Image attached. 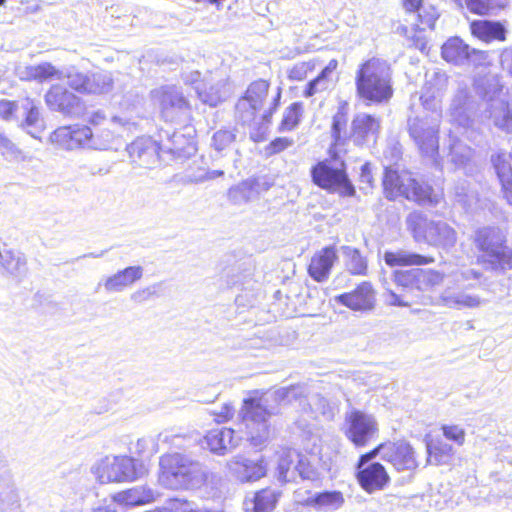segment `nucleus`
<instances>
[{"label":"nucleus","instance_id":"obj_60","mask_svg":"<svg viewBox=\"0 0 512 512\" xmlns=\"http://www.w3.org/2000/svg\"><path fill=\"white\" fill-rule=\"evenodd\" d=\"M453 277L455 282L465 283L471 280H478L481 277V273L475 269L466 268L455 272Z\"/></svg>","mask_w":512,"mask_h":512},{"label":"nucleus","instance_id":"obj_49","mask_svg":"<svg viewBox=\"0 0 512 512\" xmlns=\"http://www.w3.org/2000/svg\"><path fill=\"white\" fill-rule=\"evenodd\" d=\"M472 154L473 151L469 146L450 135L449 156L452 163L456 166H462L471 159Z\"/></svg>","mask_w":512,"mask_h":512},{"label":"nucleus","instance_id":"obj_45","mask_svg":"<svg viewBox=\"0 0 512 512\" xmlns=\"http://www.w3.org/2000/svg\"><path fill=\"white\" fill-rule=\"evenodd\" d=\"M427 453L430 463L440 465L447 463L452 458L455 451L452 445L442 440H435L427 443Z\"/></svg>","mask_w":512,"mask_h":512},{"label":"nucleus","instance_id":"obj_38","mask_svg":"<svg viewBox=\"0 0 512 512\" xmlns=\"http://www.w3.org/2000/svg\"><path fill=\"white\" fill-rule=\"evenodd\" d=\"M280 497V492L275 489L265 488L258 491L251 501H246V510L253 512H271Z\"/></svg>","mask_w":512,"mask_h":512},{"label":"nucleus","instance_id":"obj_52","mask_svg":"<svg viewBox=\"0 0 512 512\" xmlns=\"http://www.w3.org/2000/svg\"><path fill=\"white\" fill-rule=\"evenodd\" d=\"M318 65L317 59L297 62L287 70V77L291 81H302L309 73L314 71Z\"/></svg>","mask_w":512,"mask_h":512},{"label":"nucleus","instance_id":"obj_43","mask_svg":"<svg viewBox=\"0 0 512 512\" xmlns=\"http://www.w3.org/2000/svg\"><path fill=\"white\" fill-rule=\"evenodd\" d=\"M298 452L295 450H288L283 453L278 463V480L281 482H295L296 481V462Z\"/></svg>","mask_w":512,"mask_h":512},{"label":"nucleus","instance_id":"obj_15","mask_svg":"<svg viewBox=\"0 0 512 512\" xmlns=\"http://www.w3.org/2000/svg\"><path fill=\"white\" fill-rule=\"evenodd\" d=\"M493 91L484 94L486 99V107L484 110V116L491 119L496 127L499 129L511 133L512 132V114L509 109L508 102L500 97L501 89L499 88L496 80H493Z\"/></svg>","mask_w":512,"mask_h":512},{"label":"nucleus","instance_id":"obj_9","mask_svg":"<svg viewBox=\"0 0 512 512\" xmlns=\"http://www.w3.org/2000/svg\"><path fill=\"white\" fill-rule=\"evenodd\" d=\"M376 456L390 463L397 471L413 470L418 462L413 447L404 440L385 442L372 451L362 455V462L373 460Z\"/></svg>","mask_w":512,"mask_h":512},{"label":"nucleus","instance_id":"obj_7","mask_svg":"<svg viewBox=\"0 0 512 512\" xmlns=\"http://www.w3.org/2000/svg\"><path fill=\"white\" fill-rule=\"evenodd\" d=\"M406 225L418 243L450 249L457 241V233L450 225L444 221L429 220L419 212L410 213L406 218Z\"/></svg>","mask_w":512,"mask_h":512},{"label":"nucleus","instance_id":"obj_63","mask_svg":"<svg viewBox=\"0 0 512 512\" xmlns=\"http://www.w3.org/2000/svg\"><path fill=\"white\" fill-rule=\"evenodd\" d=\"M293 144V141L283 137V138H276L274 141L270 144V150L271 153H279L286 148L290 147Z\"/></svg>","mask_w":512,"mask_h":512},{"label":"nucleus","instance_id":"obj_12","mask_svg":"<svg viewBox=\"0 0 512 512\" xmlns=\"http://www.w3.org/2000/svg\"><path fill=\"white\" fill-rule=\"evenodd\" d=\"M313 182L323 189L339 191L351 196L354 193L353 186L349 183L342 168L334 167L331 162L323 161L312 168Z\"/></svg>","mask_w":512,"mask_h":512},{"label":"nucleus","instance_id":"obj_28","mask_svg":"<svg viewBox=\"0 0 512 512\" xmlns=\"http://www.w3.org/2000/svg\"><path fill=\"white\" fill-rule=\"evenodd\" d=\"M335 300L352 310H370L374 305V292L372 286L364 282L354 291L336 296Z\"/></svg>","mask_w":512,"mask_h":512},{"label":"nucleus","instance_id":"obj_23","mask_svg":"<svg viewBox=\"0 0 512 512\" xmlns=\"http://www.w3.org/2000/svg\"><path fill=\"white\" fill-rule=\"evenodd\" d=\"M474 112L475 103L468 88L459 87L450 104V121L464 129L469 128L473 123Z\"/></svg>","mask_w":512,"mask_h":512},{"label":"nucleus","instance_id":"obj_19","mask_svg":"<svg viewBox=\"0 0 512 512\" xmlns=\"http://www.w3.org/2000/svg\"><path fill=\"white\" fill-rule=\"evenodd\" d=\"M195 90L201 102L211 107L225 101L231 93L227 80L217 72L205 77Z\"/></svg>","mask_w":512,"mask_h":512},{"label":"nucleus","instance_id":"obj_59","mask_svg":"<svg viewBox=\"0 0 512 512\" xmlns=\"http://www.w3.org/2000/svg\"><path fill=\"white\" fill-rule=\"evenodd\" d=\"M347 123L346 113L343 110H339L333 117L332 123V136L337 141L340 138V132L345 128Z\"/></svg>","mask_w":512,"mask_h":512},{"label":"nucleus","instance_id":"obj_39","mask_svg":"<svg viewBox=\"0 0 512 512\" xmlns=\"http://www.w3.org/2000/svg\"><path fill=\"white\" fill-rule=\"evenodd\" d=\"M23 114L25 115L24 125L28 133L36 137V133L44 129V122L40 115L39 106L30 98H25L21 103Z\"/></svg>","mask_w":512,"mask_h":512},{"label":"nucleus","instance_id":"obj_21","mask_svg":"<svg viewBox=\"0 0 512 512\" xmlns=\"http://www.w3.org/2000/svg\"><path fill=\"white\" fill-rule=\"evenodd\" d=\"M229 473L242 483L254 482L266 474L263 459L252 460L241 455L232 457L226 463Z\"/></svg>","mask_w":512,"mask_h":512},{"label":"nucleus","instance_id":"obj_51","mask_svg":"<svg viewBox=\"0 0 512 512\" xmlns=\"http://www.w3.org/2000/svg\"><path fill=\"white\" fill-rule=\"evenodd\" d=\"M303 113V106L301 103L296 102L286 108L283 119L281 121L280 129L282 131L293 130L300 122Z\"/></svg>","mask_w":512,"mask_h":512},{"label":"nucleus","instance_id":"obj_64","mask_svg":"<svg viewBox=\"0 0 512 512\" xmlns=\"http://www.w3.org/2000/svg\"><path fill=\"white\" fill-rule=\"evenodd\" d=\"M501 64L512 75V47L505 49L501 54Z\"/></svg>","mask_w":512,"mask_h":512},{"label":"nucleus","instance_id":"obj_36","mask_svg":"<svg viewBox=\"0 0 512 512\" xmlns=\"http://www.w3.org/2000/svg\"><path fill=\"white\" fill-rule=\"evenodd\" d=\"M385 263L393 266H422L434 263L435 259L430 256L420 255L407 250H397L394 252H385Z\"/></svg>","mask_w":512,"mask_h":512},{"label":"nucleus","instance_id":"obj_16","mask_svg":"<svg viewBox=\"0 0 512 512\" xmlns=\"http://www.w3.org/2000/svg\"><path fill=\"white\" fill-rule=\"evenodd\" d=\"M153 99L159 104L161 114L167 121H173L178 113L190 110L188 100L180 89L174 86H164L152 91Z\"/></svg>","mask_w":512,"mask_h":512},{"label":"nucleus","instance_id":"obj_24","mask_svg":"<svg viewBox=\"0 0 512 512\" xmlns=\"http://www.w3.org/2000/svg\"><path fill=\"white\" fill-rule=\"evenodd\" d=\"M127 151L132 162L141 167L152 168L159 163V148L150 138L136 139Z\"/></svg>","mask_w":512,"mask_h":512},{"label":"nucleus","instance_id":"obj_2","mask_svg":"<svg viewBox=\"0 0 512 512\" xmlns=\"http://www.w3.org/2000/svg\"><path fill=\"white\" fill-rule=\"evenodd\" d=\"M159 466V482L170 489H199L211 475L200 462L180 453L161 456Z\"/></svg>","mask_w":512,"mask_h":512},{"label":"nucleus","instance_id":"obj_17","mask_svg":"<svg viewBox=\"0 0 512 512\" xmlns=\"http://www.w3.org/2000/svg\"><path fill=\"white\" fill-rule=\"evenodd\" d=\"M448 87V76L445 72L434 70L427 72L420 99L423 107L432 112H441V98Z\"/></svg>","mask_w":512,"mask_h":512},{"label":"nucleus","instance_id":"obj_46","mask_svg":"<svg viewBox=\"0 0 512 512\" xmlns=\"http://www.w3.org/2000/svg\"><path fill=\"white\" fill-rule=\"evenodd\" d=\"M341 250L347 270L354 275H364L367 270V262L360 252L349 246H342Z\"/></svg>","mask_w":512,"mask_h":512},{"label":"nucleus","instance_id":"obj_14","mask_svg":"<svg viewBox=\"0 0 512 512\" xmlns=\"http://www.w3.org/2000/svg\"><path fill=\"white\" fill-rule=\"evenodd\" d=\"M45 102L50 110L65 116L79 117L85 110L82 99L59 84L49 88L45 94Z\"/></svg>","mask_w":512,"mask_h":512},{"label":"nucleus","instance_id":"obj_8","mask_svg":"<svg viewBox=\"0 0 512 512\" xmlns=\"http://www.w3.org/2000/svg\"><path fill=\"white\" fill-rule=\"evenodd\" d=\"M442 113H424L421 116L409 117L407 130L409 136L422 156L436 160L439 150V129Z\"/></svg>","mask_w":512,"mask_h":512},{"label":"nucleus","instance_id":"obj_57","mask_svg":"<svg viewBox=\"0 0 512 512\" xmlns=\"http://www.w3.org/2000/svg\"><path fill=\"white\" fill-rule=\"evenodd\" d=\"M160 288L161 285L156 283L145 288L136 290L131 294L130 298L133 302L141 304L150 300L154 296H158Z\"/></svg>","mask_w":512,"mask_h":512},{"label":"nucleus","instance_id":"obj_55","mask_svg":"<svg viewBox=\"0 0 512 512\" xmlns=\"http://www.w3.org/2000/svg\"><path fill=\"white\" fill-rule=\"evenodd\" d=\"M235 139L236 134L233 130L221 129L214 133L211 145L220 152L228 148Z\"/></svg>","mask_w":512,"mask_h":512},{"label":"nucleus","instance_id":"obj_33","mask_svg":"<svg viewBox=\"0 0 512 512\" xmlns=\"http://www.w3.org/2000/svg\"><path fill=\"white\" fill-rule=\"evenodd\" d=\"M345 498L340 491H324L315 493L306 500V505L320 512H332L340 509Z\"/></svg>","mask_w":512,"mask_h":512},{"label":"nucleus","instance_id":"obj_26","mask_svg":"<svg viewBox=\"0 0 512 512\" xmlns=\"http://www.w3.org/2000/svg\"><path fill=\"white\" fill-rule=\"evenodd\" d=\"M380 131V120L370 114L359 113L352 121V137L357 145L375 141Z\"/></svg>","mask_w":512,"mask_h":512},{"label":"nucleus","instance_id":"obj_48","mask_svg":"<svg viewBox=\"0 0 512 512\" xmlns=\"http://www.w3.org/2000/svg\"><path fill=\"white\" fill-rule=\"evenodd\" d=\"M224 175L222 170H208L201 166H190L183 175L184 183H202Z\"/></svg>","mask_w":512,"mask_h":512},{"label":"nucleus","instance_id":"obj_1","mask_svg":"<svg viewBox=\"0 0 512 512\" xmlns=\"http://www.w3.org/2000/svg\"><path fill=\"white\" fill-rule=\"evenodd\" d=\"M270 397L279 403L298 402L304 415L303 423L298 422L301 428L307 427V422L311 419H316L319 416L326 418L333 416L329 402L319 394L308 396L307 388L303 385L282 387L272 394L265 393L259 397H250L244 400L241 414L248 430L249 440L255 447L262 446L270 437L268 420L273 413L267 408Z\"/></svg>","mask_w":512,"mask_h":512},{"label":"nucleus","instance_id":"obj_50","mask_svg":"<svg viewBox=\"0 0 512 512\" xmlns=\"http://www.w3.org/2000/svg\"><path fill=\"white\" fill-rule=\"evenodd\" d=\"M64 73L63 78H67L68 86L82 94L87 93L88 73H83L74 67L62 70Z\"/></svg>","mask_w":512,"mask_h":512},{"label":"nucleus","instance_id":"obj_3","mask_svg":"<svg viewBox=\"0 0 512 512\" xmlns=\"http://www.w3.org/2000/svg\"><path fill=\"white\" fill-rule=\"evenodd\" d=\"M359 98L372 103L388 101L393 95L392 69L387 61L370 58L363 62L355 75Z\"/></svg>","mask_w":512,"mask_h":512},{"label":"nucleus","instance_id":"obj_40","mask_svg":"<svg viewBox=\"0 0 512 512\" xmlns=\"http://www.w3.org/2000/svg\"><path fill=\"white\" fill-rule=\"evenodd\" d=\"M404 7L409 12H416L421 24L433 28L438 18L437 10L425 0H403Z\"/></svg>","mask_w":512,"mask_h":512},{"label":"nucleus","instance_id":"obj_44","mask_svg":"<svg viewBox=\"0 0 512 512\" xmlns=\"http://www.w3.org/2000/svg\"><path fill=\"white\" fill-rule=\"evenodd\" d=\"M113 88V78L110 72L99 71L88 73L87 93L86 94H104Z\"/></svg>","mask_w":512,"mask_h":512},{"label":"nucleus","instance_id":"obj_47","mask_svg":"<svg viewBox=\"0 0 512 512\" xmlns=\"http://www.w3.org/2000/svg\"><path fill=\"white\" fill-rule=\"evenodd\" d=\"M115 131L108 128L91 130V136L88 138V149L93 150H108L112 148L116 135Z\"/></svg>","mask_w":512,"mask_h":512},{"label":"nucleus","instance_id":"obj_56","mask_svg":"<svg viewBox=\"0 0 512 512\" xmlns=\"http://www.w3.org/2000/svg\"><path fill=\"white\" fill-rule=\"evenodd\" d=\"M296 468V480L298 478L303 480H314L317 478L316 469L310 464L308 459L300 453H298Z\"/></svg>","mask_w":512,"mask_h":512},{"label":"nucleus","instance_id":"obj_42","mask_svg":"<svg viewBox=\"0 0 512 512\" xmlns=\"http://www.w3.org/2000/svg\"><path fill=\"white\" fill-rule=\"evenodd\" d=\"M64 73L62 70L57 69L49 62H43L37 65H31L26 67L27 79L44 82L48 80H61L63 79Z\"/></svg>","mask_w":512,"mask_h":512},{"label":"nucleus","instance_id":"obj_41","mask_svg":"<svg viewBox=\"0 0 512 512\" xmlns=\"http://www.w3.org/2000/svg\"><path fill=\"white\" fill-rule=\"evenodd\" d=\"M0 264L13 276H21L26 272V259L19 252L9 249L0 250Z\"/></svg>","mask_w":512,"mask_h":512},{"label":"nucleus","instance_id":"obj_31","mask_svg":"<svg viewBox=\"0 0 512 512\" xmlns=\"http://www.w3.org/2000/svg\"><path fill=\"white\" fill-rule=\"evenodd\" d=\"M157 494L145 486H136L113 495V500L124 506H140L152 503Z\"/></svg>","mask_w":512,"mask_h":512},{"label":"nucleus","instance_id":"obj_13","mask_svg":"<svg viewBox=\"0 0 512 512\" xmlns=\"http://www.w3.org/2000/svg\"><path fill=\"white\" fill-rule=\"evenodd\" d=\"M441 55L445 61L459 66H478L487 58L486 52L471 48L459 37L449 38L442 45Z\"/></svg>","mask_w":512,"mask_h":512},{"label":"nucleus","instance_id":"obj_6","mask_svg":"<svg viewBox=\"0 0 512 512\" xmlns=\"http://www.w3.org/2000/svg\"><path fill=\"white\" fill-rule=\"evenodd\" d=\"M91 472L101 484L133 482L146 473L142 462L127 455H106L97 460Z\"/></svg>","mask_w":512,"mask_h":512},{"label":"nucleus","instance_id":"obj_25","mask_svg":"<svg viewBox=\"0 0 512 512\" xmlns=\"http://www.w3.org/2000/svg\"><path fill=\"white\" fill-rule=\"evenodd\" d=\"M240 440L241 438L235 436L234 430L230 428H215L205 435L203 446L214 454L225 455L235 449Z\"/></svg>","mask_w":512,"mask_h":512},{"label":"nucleus","instance_id":"obj_5","mask_svg":"<svg viewBox=\"0 0 512 512\" xmlns=\"http://www.w3.org/2000/svg\"><path fill=\"white\" fill-rule=\"evenodd\" d=\"M383 186L387 198L391 200L402 196L422 205H436L441 199L439 193H435L430 186L416 181L408 171L398 172L386 168Z\"/></svg>","mask_w":512,"mask_h":512},{"label":"nucleus","instance_id":"obj_27","mask_svg":"<svg viewBox=\"0 0 512 512\" xmlns=\"http://www.w3.org/2000/svg\"><path fill=\"white\" fill-rule=\"evenodd\" d=\"M142 276L143 268L141 266H129L106 277L103 280V287L107 293H120L131 287Z\"/></svg>","mask_w":512,"mask_h":512},{"label":"nucleus","instance_id":"obj_22","mask_svg":"<svg viewBox=\"0 0 512 512\" xmlns=\"http://www.w3.org/2000/svg\"><path fill=\"white\" fill-rule=\"evenodd\" d=\"M91 128L85 125L63 126L57 128L50 136L53 144L65 150L88 149Z\"/></svg>","mask_w":512,"mask_h":512},{"label":"nucleus","instance_id":"obj_29","mask_svg":"<svg viewBox=\"0 0 512 512\" xmlns=\"http://www.w3.org/2000/svg\"><path fill=\"white\" fill-rule=\"evenodd\" d=\"M336 260L337 254L334 247L321 249L311 258L308 268L309 275L318 282L326 280Z\"/></svg>","mask_w":512,"mask_h":512},{"label":"nucleus","instance_id":"obj_30","mask_svg":"<svg viewBox=\"0 0 512 512\" xmlns=\"http://www.w3.org/2000/svg\"><path fill=\"white\" fill-rule=\"evenodd\" d=\"M441 302L453 309H476L484 304V300L472 293L465 291H454L446 288L440 295Z\"/></svg>","mask_w":512,"mask_h":512},{"label":"nucleus","instance_id":"obj_58","mask_svg":"<svg viewBox=\"0 0 512 512\" xmlns=\"http://www.w3.org/2000/svg\"><path fill=\"white\" fill-rule=\"evenodd\" d=\"M443 435L446 439L453 441L458 446H462L465 442V430L458 425H443Z\"/></svg>","mask_w":512,"mask_h":512},{"label":"nucleus","instance_id":"obj_18","mask_svg":"<svg viewBox=\"0 0 512 512\" xmlns=\"http://www.w3.org/2000/svg\"><path fill=\"white\" fill-rule=\"evenodd\" d=\"M268 89L267 81H255L248 87L245 96L239 99L236 111L243 123H250L254 119L256 111L262 107Z\"/></svg>","mask_w":512,"mask_h":512},{"label":"nucleus","instance_id":"obj_35","mask_svg":"<svg viewBox=\"0 0 512 512\" xmlns=\"http://www.w3.org/2000/svg\"><path fill=\"white\" fill-rule=\"evenodd\" d=\"M257 182L246 179L230 187L227 191L228 201L235 206H243L258 197Z\"/></svg>","mask_w":512,"mask_h":512},{"label":"nucleus","instance_id":"obj_11","mask_svg":"<svg viewBox=\"0 0 512 512\" xmlns=\"http://www.w3.org/2000/svg\"><path fill=\"white\" fill-rule=\"evenodd\" d=\"M445 275L433 269L413 268L399 270L394 273V281L398 286L409 291H431L444 281Z\"/></svg>","mask_w":512,"mask_h":512},{"label":"nucleus","instance_id":"obj_34","mask_svg":"<svg viewBox=\"0 0 512 512\" xmlns=\"http://www.w3.org/2000/svg\"><path fill=\"white\" fill-rule=\"evenodd\" d=\"M491 161L501 184L502 196L512 206V166L501 153L492 155Z\"/></svg>","mask_w":512,"mask_h":512},{"label":"nucleus","instance_id":"obj_61","mask_svg":"<svg viewBox=\"0 0 512 512\" xmlns=\"http://www.w3.org/2000/svg\"><path fill=\"white\" fill-rule=\"evenodd\" d=\"M17 104L9 100L0 101V117L5 120H10L16 111Z\"/></svg>","mask_w":512,"mask_h":512},{"label":"nucleus","instance_id":"obj_32","mask_svg":"<svg viewBox=\"0 0 512 512\" xmlns=\"http://www.w3.org/2000/svg\"><path fill=\"white\" fill-rule=\"evenodd\" d=\"M470 30L474 37L487 43L494 40L504 41L506 38L505 27L495 21L475 20L471 22Z\"/></svg>","mask_w":512,"mask_h":512},{"label":"nucleus","instance_id":"obj_53","mask_svg":"<svg viewBox=\"0 0 512 512\" xmlns=\"http://www.w3.org/2000/svg\"><path fill=\"white\" fill-rule=\"evenodd\" d=\"M0 512H21L18 494L10 486L0 490Z\"/></svg>","mask_w":512,"mask_h":512},{"label":"nucleus","instance_id":"obj_62","mask_svg":"<svg viewBox=\"0 0 512 512\" xmlns=\"http://www.w3.org/2000/svg\"><path fill=\"white\" fill-rule=\"evenodd\" d=\"M234 407L230 404H224L219 411H213L217 422H225L234 415Z\"/></svg>","mask_w":512,"mask_h":512},{"label":"nucleus","instance_id":"obj_4","mask_svg":"<svg viewBox=\"0 0 512 512\" xmlns=\"http://www.w3.org/2000/svg\"><path fill=\"white\" fill-rule=\"evenodd\" d=\"M505 233L498 227H483L476 231L474 244L477 261L487 270L505 272L512 269V248Z\"/></svg>","mask_w":512,"mask_h":512},{"label":"nucleus","instance_id":"obj_37","mask_svg":"<svg viewBox=\"0 0 512 512\" xmlns=\"http://www.w3.org/2000/svg\"><path fill=\"white\" fill-rule=\"evenodd\" d=\"M337 68L338 61L336 59H331L328 64L321 70L319 75L307 84L303 95L305 97H312L315 94L324 92L329 89L334 82L333 75Z\"/></svg>","mask_w":512,"mask_h":512},{"label":"nucleus","instance_id":"obj_10","mask_svg":"<svg viewBox=\"0 0 512 512\" xmlns=\"http://www.w3.org/2000/svg\"><path fill=\"white\" fill-rule=\"evenodd\" d=\"M346 437L357 447L366 446L378 433L375 417L358 409L345 414Z\"/></svg>","mask_w":512,"mask_h":512},{"label":"nucleus","instance_id":"obj_20","mask_svg":"<svg viewBox=\"0 0 512 512\" xmlns=\"http://www.w3.org/2000/svg\"><path fill=\"white\" fill-rule=\"evenodd\" d=\"M371 460L362 462V456L359 458L357 464V478L361 487L368 493H373L377 490H382L390 481V477L385 467Z\"/></svg>","mask_w":512,"mask_h":512},{"label":"nucleus","instance_id":"obj_54","mask_svg":"<svg viewBox=\"0 0 512 512\" xmlns=\"http://www.w3.org/2000/svg\"><path fill=\"white\" fill-rule=\"evenodd\" d=\"M456 7L463 11L465 8L471 13L487 15L492 9L490 0H452Z\"/></svg>","mask_w":512,"mask_h":512}]
</instances>
